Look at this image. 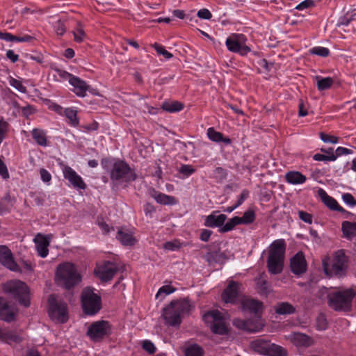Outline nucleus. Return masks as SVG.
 Listing matches in <instances>:
<instances>
[{
	"mask_svg": "<svg viewBox=\"0 0 356 356\" xmlns=\"http://www.w3.org/2000/svg\"><path fill=\"white\" fill-rule=\"evenodd\" d=\"M101 164L102 168L110 173V178L113 181H122L129 183L137 179L134 169L124 161L113 158H104Z\"/></svg>",
	"mask_w": 356,
	"mask_h": 356,
	"instance_id": "f257e3e1",
	"label": "nucleus"
},
{
	"mask_svg": "<svg viewBox=\"0 0 356 356\" xmlns=\"http://www.w3.org/2000/svg\"><path fill=\"white\" fill-rule=\"evenodd\" d=\"M191 309V305L188 299L172 300L163 309L162 315L168 325L176 327L181 323L184 316Z\"/></svg>",
	"mask_w": 356,
	"mask_h": 356,
	"instance_id": "f03ea898",
	"label": "nucleus"
},
{
	"mask_svg": "<svg viewBox=\"0 0 356 356\" xmlns=\"http://www.w3.org/2000/svg\"><path fill=\"white\" fill-rule=\"evenodd\" d=\"M56 280L58 285L71 289L81 281V276L74 264L64 262L59 264L56 271Z\"/></svg>",
	"mask_w": 356,
	"mask_h": 356,
	"instance_id": "7ed1b4c3",
	"label": "nucleus"
},
{
	"mask_svg": "<svg viewBox=\"0 0 356 356\" xmlns=\"http://www.w3.org/2000/svg\"><path fill=\"white\" fill-rule=\"evenodd\" d=\"M356 293L353 289L337 290L327 295L328 305L337 312H350Z\"/></svg>",
	"mask_w": 356,
	"mask_h": 356,
	"instance_id": "20e7f679",
	"label": "nucleus"
},
{
	"mask_svg": "<svg viewBox=\"0 0 356 356\" xmlns=\"http://www.w3.org/2000/svg\"><path fill=\"white\" fill-rule=\"evenodd\" d=\"M285 249L283 239L276 240L272 243L267 259V267L271 274L277 275L282 271Z\"/></svg>",
	"mask_w": 356,
	"mask_h": 356,
	"instance_id": "39448f33",
	"label": "nucleus"
},
{
	"mask_svg": "<svg viewBox=\"0 0 356 356\" xmlns=\"http://www.w3.org/2000/svg\"><path fill=\"white\" fill-rule=\"evenodd\" d=\"M81 304L84 314L90 316L96 315L102 309V302L100 295L92 287L84 288L81 293Z\"/></svg>",
	"mask_w": 356,
	"mask_h": 356,
	"instance_id": "423d86ee",
	"label": "nucleus"
},
{
	"mask_svg": "<svg viewBox=\"0 0 356 356\" xmlns=\"http://www.w3.org/2000/svg\"><path fill=\"white\" fill-rule=\"evenodd\" d=\"M6 293L13 296L21 305H30L29 289L26 283L20 280H10L3 285Z\"/></svg>",
	"mask_w": 356,
	"mask_h": 356,
	"instance_id": "0eeeda50",
	"label": "nucleus"
},
{
	"mask_svg": "<svg viewBox=\"0 0 356 356\" xmlns=\"http://www.w3.org/2000/svg\"><path fill=\"white\" fill-rule=\"evenodd\" d=\"M348 264V257L346 255L344 250H339L334 255L331 266L324 263L323 270L327 275L341 277L346 275Z\"/></svg>",
	"mask_w": 356,
	"mask_h": 356,
	"instance_id": "6e6552de",
	"label": "nucleus"
},
{
	"mask_svg": "<svg viewBox=\"0 0 356 356\" xmlns=\"http://www.w3.org/2000/svg\"><path fill=\"white\" fill-rule=\"evenodd\" d=\"M247 36L243 33H231L225 40L227 50L232 53L237 54L245 57L252 52L250 47L247 45Z\"/></svg>",
	"mask_w": 356,
	"mask_h": 356,
	"instance_id": "1a4fd4ad",
	"label": "nucleus"
},
{
	"mask_svg": "<svg viewBox=\"0 0 356 356\" xmlns=\"http://www.w3.org/2000/svg\"><path fill=\"white\" fill-rule=\"evenodd\" d=\"M252 348L257 353L266 356H287L286 350L269 340L259 338L252 341Z\"/></svg>",
	"mask_w": 356,
	"mask_h": 356,
	"instance_id": "9d476101",
	"label": "nucleus"
},
{
	"mask_svg": "<svg viewBox=\"0 0 356 356\" xmlns=\"http://www.w3.org/2000/svg\"><path fill=\"white\" fill-rule=\"evenodd\" d=\"M202 318L213 333L218 334H226L228 333V328L224 316L220 311H209L204 314Z\"/></svg>",
	"mask_w": 356,
	"mask_h": 356,
	"instance_id": "9b49d317",
	"label": "nucleus"
},
{
	"mask_svg": "<svg viewBox=\"0 0 356 356\" xmlns=\"http://www.w3.org/2000/svg\"><path fill=\"white\" fill-rule=\"evenodd\" d=\"M49 314L51 318L61 323L68 320L67 305L60 299H58L54 294L50 295L48 298Z\"/></svg>",
	"mask_w": 356,
	"mask_h": 356,
	"instance_id": "f8f14e48",
	"label": "nucleus"
},
{
	"mask_svg": "<svg viewBox=\"0 0 356 356\" xmlns=\"http://www.w3.org/2000/svg\"><path fill=\"white\" fill-rule=\"evenodd\" d=\"M87 336L94 342H99L111 334V326L107 321H97L88 327Z\"/></svg>",
	"mask_w": 356,
	"mask_h": 356,
	"instance_id": "ddd939ff",
	"label": "nucleus"
},
{
	"mask_svg": "<svg viewBox=\"0 0 356 356\" xmlns=\"http://www.w3.org/2000/svg\"><path fill=\"white\" fill-rule=\"evenodd\" d=\"M118 270V267L115 263L106 261L97 266L94 272L101 281L107 282L113 279Z\"/></svg>",
	"mask_w": 356,
	"mask_h": 356,
	"instance_id": "4468645a",
	"label": "nucleus"
},
{
	"mask_svg": "<svg viewBox=\"0 0 356 356\" xmlns=\"http://www.w3.org/2000/svg\"><path fill=\"white\" fill-rule=\"evenodd\" d=\"M0 263L13 272H21V268L15 261L11 250L5 245H0Z\"/></svg>",
	"mask_w": 356,
	"mask_h": 356,
	"instance_id": "2eb2a0df",
	"label": "nucleus"
},
{
	"mask_svg": "<svg viewBox=\"0 0 356 356\" xmlns=\"http://www.w3.org/2000/svg\"><path fill=\"white\" fill-rule=\"evenodd\" d=\"M64 178L69 181L70 184L76 189L85 190L87 187L82 177L71 167L66 165L63 169Z\"/></svg>",
	"mask_w": 356,
	"mask_h": 356,
	"instance_id": "dca6fc26",
	"label": "nucleus"
},
{
	"mask_svg": "<svg viewBox=\"0 0 356 356\" xmlns=\"http://www.w3.org/2000/svg\"><path fill=\"white\" fill-rule=\"evenodd\" d=\"M241 286V284L231 281L222 293V300L226 303H235L240 296Z\"/></svg>",
	"mask_w": 356,
	"mask_h": 356,
	"instance_id": "f3484780",
	"label": "nucleus"
},
{
	"mask_svg": "<svg viewBox=\"0 0 356 356\" xmlns=\"http://www.w3.org/2000/svg\"><path fill=\"white\" fill-rule=\"evenodd\" d=\"M290 267L295 275H301L307 270V262L302 252H298L291 259Z\"/></svg>",
	"mask_w": 356,
	"mask_h": 356,
	"instance_id": "a211bd4d",
	"label": "nucleus"
},
{
	"mask_svg": "<svg viewBox=\"0 0 356 356\" xmlns=\"http://www.w3.org/2000/svg\"><path fill=\"white\" fill-rule=\"evenodd\" d=\"M70 84L73 87L72 91L79 97H85L87 92L90 91V86L87 82L75 75L70 80Z\"/></svg>",
	"mask_w": 356,
	"mask_h": 356,
	"instance_id": "6ab92c4d",
	"label": "nucleus"
},
{
	"mask_svg": "<svg viewBox=\"0 0 356 356\" xmlns=\"http://www.w3.org/2000/svg\"><path fill=\"white\" fill-rule=\"evenodd\" d=\"M318 195L323 204L330 210L339 211L342 213H348L346 209L339 204L334 198L330 196L323 188H319L318 190Z\"/></svg>",
	"mask_w": 356,
	"mask_h": 356,
	"instance_id": "aec40b11",
	"label": "nucleus"
},
{
	"mask_svg": "<svg viewBox=\"0 0 356 356\" xmlns=\"http://www.w3.org/2000/svg\"><path fill=\"white\" fill-rule=\"evenodd\" d=\"M149 195L158 204L162 205H175L177 203V200L174 196L163 193L159 191H156L154 188H150L149 189Z\"/></svg>",
	"mask_w": 356,
	"mask_h": 356,
	"instance_id": "412c9836",
	"label": "nucleus"
},
{
	"mask_svg": "<svg viewBox=\"0 0 356 356\" xmlns=\"http://www.w3.org/2000/svg\"><path fill=\"white\" fill-rule=\"evenodd\" d=\"M34 242L38 255L42 258L47 257L49 254L48 247L50 243L49 238L41 234H38L34 238Z\"/></svg>",
	"mask_w": 356,
	"mask_h": 356,
	"instance_id": "4be33fe9",
	"label": "nucleus"
},
{
	"mask_svg": "<svg viewBox=\"0 0 356 356\" xmlns=\"http://www.w3.org/2000/svg\"><path fill=\"white\" fill-rule=\"evenodd\" d=\"M218 211H213L210 215L206 216L205 221L204 222V226L208 227H222L224 225L227 216L225 214L216 215Z\"/></svg>",
	"mask_w": 356,
	"mask_h": 356,
	"instance_id": "5701e85b",
	"label": "nucleus"
},
{
	"mask_svg": "<svg viewBox=\"0 0 356 356\" xmlns=\"http://www.w3.org/2000/svg\"><path fill=\"white\" fill-rule=\"evenodd\" d=\"M0 318L6 322H11L15 319L13 308L2 297H0Z\"/></svg>",
	"mask_w": 356,
	"mask_h": 356,
	"instance_id": "b1692460",
	"label": "nucleus"
},
{
	"mask_svg": "<svg viewBox=\"0 0 356 356\" xmlns=\"http://www.w3.org/2000/svg\"><path fill=\"white\" fill-rule=\"evenodd\" d=\"M31 136L36 144L41 147H47L49 145V141L47 139V131L40 128H34L31 131Z\"/></svg>",
	"mask_w": 356,
	"mask_h": 356,
	"instance_id": "393cba45",
	"label": "nucleus"
},
{
	"mask_svg": "<svg viewBox=\"0 0 356 356\" xmlns=\"http://www.w3.org/2000/svg\"><path fill=\"white\" fill-rule=\"evenodd\" d=\"M22 337L16 332L9 328H0V341L8 343H19Z\"/></svg>",
	"mask_w": 356,
	"mask_h": 356,
	"instance_id": "a878e982",
	"label": "nucleus"
},
{
	"mask_svg": "<svg viewBox=\"0 0 356 356\" xmlns=\"http://www.w3.org/2000/svg\"><path fill=\"white\" fill-rule=\"evenodd\" d=\"M207 135L209 140L216 143H223L225 145H230L232 143V140L224 136V135L216 131L213 127H209L207 131Z\"/></svg>",
	"mask_w": 356,
	"mask_h": 356,
	"instance_id": "bb28decb",
	"label": "nucleus"
},
{
	"mask_svg": "<svg viewBox=\"0 0 356 356\" xmlns=\"http://www.w3.org/2000/svg\"><path fill=\"white\" fill-rule=\"evenodd\" d=\"M243 309L248 310L255 314H259L262 311V302L254 299H245L242 302Z\"/></svg>",
	"mask_w": 356,
	"mask_h": 356,
	"instance_id": "cd10ccee",
	"label": "nucleus"
},
{
	"mask_svg": "<svg viewBox=\"0 0 356 356\" xmlns=\"http://www.w3.org/2000/svg\"><path fill=\"white\" fill-rule=\"evenodd\" d=\"M116 238L120 241L123 245L126 246H132L136 242V239L131 232L129 231H124L122 229L118 232Z\"/></svg>",
	"mask_w": 356,
	"mask_h": 356,
	"instance_id": "c85d7f7f",
	"label": "nucleus"
},
{
	"mask_svg": "<svg viewBox=\"0 0 356 356\" xmlns=\"http://www.w3.org/2000/svg\"><path fill=\"white\" fill-rule=\"evenodd\" d=\"M285 179L289 184L298 185L304 184L307 177L298 171H289L286 173Z\"/></svg>",
	"mask_w": 356,
	"mask_h": 356,
	"instance_id": "c756f323",
	"label": "nucleus"
},
{
	"mask_svg": "<svg viewBox=\"0 0 356 356\" xmlns=\"http://www.w3.org/2000/svg\"><path fill=\"white\" fill-rule=\"evenodd\" d=\"M15 202V198H12L9 193H6L0 199V216L10 212Z\"/></svg>",
	"mask_w": 356,
	"mask_h": 356,
	"instance_id": "7c9ffc66",
	"label": "nucleus"
},
{
	"mask_svg": "<svg viewBox=\"0 0 356 356\" xmlns=\"http://www.w3.org/2000/svg\"><path fill=\"white\" fill-rule=\"evenodd\" d=\"M62 115H65L67 120V124L72 127H77L79 120L77 116V110L74 107L66 108Z\"/></svg>",
	"mask_w": 356,
	"mask_h": 356,
	"instance_id": "2f4dec72",
	"label": "nucleus"
},
{
	"mask_svg": "<svg viewBox=\"0 0 356 356\" xmlns=\"http://www.w3.org/2000/svg\"><path fill=\"white\" fill-rule=\"evenodd\" d=\"M184 108V104L178 101H165L161 106V108L163 111L171 113L181 111Z\"/></svg>",
	"mask_w": 356,
	"mask_h": 356,
	"instance_id": "473e14b6",
	"label": "nucleus"
},
{
	"mask_svg": "<svg viewBox=\"0 0 356 356\" xmlns=\"http://www.w3.org/2000/svg\"><path fill=\"white\" fill-rule=\"evenodd\" d=\"M293 341L297 346L308 347L312 344V339L302 333H296L293 337Z\"/></svg>",
	"mask_w": 356,
	"mask_h": 356,
	"instance_id": "72a5a7b5",
	"label": "nucleus"
},
{
	"mask_svg": "<svg viewBox=\"0 0 356 356\" xmlns=\"http://www.w3.org/2000/svg\"><path fill=\"white\" fill-rule=\"evenodd\" d=\"M295 311V307L286 302H280L275 307V312L280 315L291 314Z\"/></svg>",
	"mask_w": 356,
	"mask_h": 356,
	"instance_id": "f704fd0d",
	"label": "nucleus"
},
{
	"mask_svg": "<svg viewBox=\"0 0 356 356\" xmlns=\"http://www.w3.org/2000/svg\"><path fill=\"white\" fill-rule=\"evenodd\" d=\"M316 79L317 81L316 86L319 91H323L330 89L334 83V80L332 77L323 78L320 76H317Z\"/></svg>",
	"mask_w": 356,
	"mask_h": 356,
	"instance_id": "c9c22d12",
	"label": "nucleus"
},
{
	"mask_svg": "<svg viewBox=\"0 0 356 356\" xmlns=\"http://www.w3.org/2000/svg\"><path fill=\"white\" fill-rule=\"evenodd\" d=\"M341 228L346 238L356 236V222L343 221Z\"/></svg>",
	"mask_w": 356,
	"mask_h": 356,
	"instance_id": "e433bc0d",
	"label": "nucleus"
},
{
	"mask_svg": "<svg viewBox=\"0 0 356 356\" xmlns=\"http://www.w3.org/2000/svg\"><path fill=\"white\" fill-rule=\"evenodd\" d=\"M52 70L56 72V74L54 75V80L56 81L62 82L65 81H68L70 83V80L74 75L58 67H54Z\"/></svg>",
	"mask_w": 356,
	"mask_h": 356,
	"instance_id": "4c0bfd02",
	"label": "nucleus"
},
{
	"mask_svg": "<svg viewBox=\"0 0 356 356\" xmlns=\"http://www.w3.org/2000/svg\"><path fill=\"white\" fill-rule=\"evenodd\" d=\"M74 35V40L76 42L81 43L87 38V35L85 33L82 24L77 23L76 27L72 31Z\"/></svg>",
	"mask_w": 356,
	"mask_h": 356,
	"instance_id": "58836bf2",
	"label": "nucleus"
},
{
	"mask_svg": "<svg viewBox=\"0 0 356 356\" xmlns=\"http://www.w3.org/2000/svg\"><path fill=\"white\" fill-rule=\"evenodd\" d=\"M234 325L239 329L245 331L250 332H256V329L250 320L235 319L234 321Z\"/></svg>",
	"mask_w": 356,
	"mask_h": 356,
	"instance_id": "ea45409f",
	"label": "nucleus"
},
{
	"mask_svg": "<svg viewBox=\"0 0 356 356\" xmlns=\"http://www.w3.org/2000/svg\"><path fill=\"white\" fill-rule=\"evenodd\" d=\"M204 350L197 344H192L185 350L186 356H204Z\"/></svg>",
	"mask_w": 356,
	"mask_h": 356,
	"instance_id": "a19ab883",
	"label": "nucleus"
},
{
	"mask_svg": "<svg viewBox=\"0 0 356 356\" xmlns=\"http://www.w3.org/2000/svg\"><path fill=\"white\" fill-rule=\"evenodd\" d=\"M238 225H241L239 222L238 216L233 217L232 218L229 219L225 224L224 223V225L220 229V232L222 233L228 232L234 229V227Z\"/></svg>",
	"mask_w": 356,
	"mask_h": 356,
	"instance_id": "79ce46f5",
	"label": "nucleus"
},
{
	"mask_svg": "<svg viewBox=\"0 0 356 356\" xmlns=\"http://www.w3.org/2000/svg\"><path fill=\"white\" fill-rule=\"evenodd\" d=\"M256 216L254 211L249 209L246 211L242 217H238L240 224L248 225L253 222Z\"/></svg>",
	"mask_w": 356,
	"mask_h": 356,
	"instance_id": "37998d69",
	"label": "nucleus"
},
{
	"mask_svg": "<svg viewBox=\"0 0 356 356\" xmlns=\"http://www.w3.org/2000/svg\"><path fill=\"white\" fill-rule=\"evenodd\" d=\"M175 290L176 289L170 285H164L159 289L156 294V298H160V300H162L165 296L174 293Z\"/></svg>",
	"mask_w": 356,
	"mask_h": 356,
	"instance_id": "c03bdc74",
	"label": "nucleus"
},
{
	"mask_svg": "<svg viewBox=\"0 0 356 356\" xmlns=\"http://www.w3.org/2000/svg\"><path fill=\"white\" fill-rule=\"evenodd\" d=\"M255 282L257 286L261 293H268L270 292L269 284L261 275L256 278Z\"/></svg>",
	"mask_w": 356,
	"mask_h": 356,
	"instance_id": "a18cd8bd",
	"label": "nucleus"
},
{
	"mask_svg": "<svg viewBox=\"0 0 356 356\" xmlns=\"http://www.w3.org/2000/svg\"><path fill=\"white\" fill-rule=\"evenodd\" d=\"M309 53L323 58L327 57L330 54V50L327 47L316 46L309 49Z\"/></svg>",
	"mask_w": 356,
	"mask_h": 356,
	"instance_id": "49530a36",
	"label": "nucleus"
},
{
	"mask_svg": "<svg viewBox=\"0 0 356 356\" xmlns=\"http://www.w3.org/2000/svg\"><path fill=\"white\" fill-rule=\"evenodd\" d=\"M152 47L159 55L163 56L165 59H170L173 57L172 54L167 51L161 44L156 42L152 45Z\"/></svg>",
	"mask_w": 356,
	"mask_h": 356,
	"instance_id": "de8ad7c7",
	"label": "nucleus"
},
{
	"mask_svg": "<svg viewBox=\"0 0 356 356\" xmlns=\"http://www.w3.org/2000/svg\"><path fill=\"white\" fill-rule=\"evenodd\" d=\"M142 348L149 355H153L156 351V348L152 341L145 339L141 342Z\"/></svg>",
	"mask_w": 356,
	"mask_h": 356,
	"instance_id": "09e8293b",
	"label": "nucleus"
},
{
	"mask_svg": "<svg viewBox=\"0 0 356 356\" xmlns=\"http://www.w3.org/2000/svg\"><path fill=\"white\" fill-rule=\"evenodd\" d=\"M195 168L191 165L181 164L179 172L186 177H188L195 172Z\"/></svg>",
	"mask_w": 356,
	"mask_h": 356,
	"instance_id": "8fccbe9b",
	"label": "nucleus"
},
{
	"mask_svg": "<svg viewBox=\"0 0 356 356\" xmlns=\"http://www.w3.org/2000/svg\"><path fill=\"white\" fill-rule=\"evenodd\" d=\"M9 84L15 88L16 90L19 91L20 92L25 93L26 92V88L24 86H23L22 83L13 77H10L9 79Z\"/></svg>",
	"mask_w": 356,
	"mask_h": 356,
	"instance_id": "3c124183",
	"label": "nucleus"
},
{
	"mask_svg": "<svg viewBox=\"0 0 356 356\" xmlns=\"http://www.w3.org/2000/svg\"><path fill=\"white\" fill-rule=\"evenodd\" d=\"M341 197L343 202L348 207L352 208L356 207V199L352 194L349 193H343Z\"/></svg>",
	"mask_w": 356,
	"mask_h": 356,
	"instance_id": "603ef678",
	"label": "nucleus"
},
{
	"mask_svg": "<svg viewBox=\"0 0 356 356\" xmlns=\"http://www.w3.org/2000/svg\"><path fill=\"white\" fill-rule=\"evenodd\" d=\"M19 108L22 113V115L26 119H29L31 115L35 113V108L29 104H27L25 106L20 107Z\"/></svg>",
	"mask_w": 356,
	"mask_h": 356,
	"instance_id": "864d4df0",
	"label": "nucleus"
},
{
	"mask_svg": "<svg viewBox=\"0 0 356 356\" xmlns=\"http://www.w3.org/2000/svg\"><path fill=\"white\" fill-rule=\"evenodd\" d=\"M54 29L58 35H63L66 31V27L64 22L60 19H58L54 22Z\"/></svg>",
	"mask_w": 356,
	"mask_h": 356,
	"instance_id": "5fc2aeb1",
	"label": "nucleus"
},
{
	"mask_svg": "<svg viewBox=\"0 0 356 356\" xmlns=\"http://www.w3.org/2000/svg\"><path fill=\"white\" fill-rule=\"evenodd\" d=\"M320 138L324 143H326L336 144L339 141L338 137L329 135L323 132L320 133Z\"/></svg>",
	"mask_w": 356,
	"mask_h": 356,
	"instance_id": "6e6d98bb",
	"label": "nucleus"
},
{
	"mask_svg": "<svg viewBox=\"0 0 356 356\" xmlns=\"http://www.w3.org/2000/svg\"><path fill=\"white\" fill-rule=\"evenodd\" d=\"M313 159L317 161H334L336 160V156H334V154L325 155L318 153L313 156Z\"/></svg>",
	"mask_w": 356,
	"mask_h": 356,
	"instance_id": "4d7b16f0",
	"label": "nucleus"
},
{
	"mask_svg": "<svg viewBox=\"0 0 356 356\" xmlns=\"http://www.w3.org/2000/svg\"><path fill=\"white\" fill-rule=\"evenodd\" d=\"M8 130V123L5 120H0V145L6 138Z\"/></svg>",
	"mask_w": 356,
	"mask_h": 356,
	"instance_id": "13d9d810",
	"label": "nucleus"
},
{
	"mask_svg": "<svg viewBox=\"0 0 356 356\" xmlns=\"http://www.w3.org/2000/svg\"><path fill=\"white\" fill-rule=\"evenodd\" d=\"M213 175L216 179H218L219 181H222L226 179L227 173L226 170L224 168L221 167H217L213 170Z\"/></svg>",
	"mask_w": 356,
	"mask_h": 356,
	"instance_id": "bf43d9fd",
	"label": "nucleus"
},
{
	"mask_svg": "<svg viewBox=\"0 0 356 356\" xmlns=\"http://www.w3.org/2000/svg\"><path fill=\"white\" fill-rule=\"evenodd\" d=\"M315 6V3L314 0H305L298 4L295 9L298 10H304L309 8H312Z\"/></svg>",
	"mask_w": 356,
	"mask_h": 356,
	"instance_id": "052dcab7",
	"label": "nucleus"
},
{
	"mask_svg": "<svg viewBox=\"0 0 356 356\" xmlns=\"http://www.w3.org/2000/svg\"><path fill=\"white\" fill-rule=\"evenodd\" d=\"M353 150L350 149H348L343 147H338L335 150L334 156H336V159L337 157L341 156L342 155H347L353 154Z\"/></svg>",
	"mask_w": 356,
	"mask_h": 356,
	"instance_id": "680f3d73",
	"label": "nucleus"
},
{
	"mask_svg": "<svg viewBox=\"0 0 356 356\" xmlns=\"http://www.w3.org/2000/svg\"><path fill=\"white\" fill-rule=\"evenodd\" d=\"M197 15L199 18L203 19H210L212 17L211 13L207 8H202L198 10Z\"/></svg>",
	"mask_w": 356,
	"mask_h": 356,
	"instance_id": "e2e57ef3",
	"label": "nucleus"
},
{
	"mask_svg": "<svg viewBox=\"0 0 356 356\" xmlns=\"http://www.w3.org/2000/svg\"><path fill=\"white\" fill-rule=\"evenodd\" d=\"M317 327L319 330H325L327 328V321L324 315H319L317 318Z\"/></svg>",
	"mask_w": 356,
	"mask_h": 356,
	"instance_id": "0e129e2a",
	"label": "nucleus"
},
{
	"mask_svg": "<svg viewBox=\"0 0 356 356\" xmlns=\"http://www.w3.org/2000/svg\"><path fill=\"white\" fill-rule=\"evenodd\" d=\"M40 178L44 183H49L51 180V175L48 170L44 168L40 170Z\"/></svg>",
	"mask_w": 356,
	"mask_h": 356,
	"instance_id": "69168bd1",
	"label": "nucleus"
},
{
	"mask_svg": "<svg viewBox=\"0 0 356 356\" xmlns=\"http://www.w3.org/2000/svg\"><path fill=\"white\" fill-rule=\"evenodd\" d=\"M298 216L300 219H301L305 222L309 224H311L312 222V216L310 213L305 212L304 211H300L298 212Z\"/></svg>",
	"mask_w": 356,
	"mask_h": 356,
	"instance_id": "338daca9",
	"label": "nucleus"
},
{
	"mask_svg": "<svg viewBox=\"0 0 356 356\" xmlns=\"http://www.w3.org/2000/svg\"><path fill=\"white\" fill-rule=\"evenodd\" d=\"M0 175L4 179H7L9 178V172H8L7 166L1 159H0Z\"/></svg>",
	"mask_w": 356,
	"mask_h": 356,
	"instance_id": "774afa93",
	"label": "nucleus"
}]
</instances>
